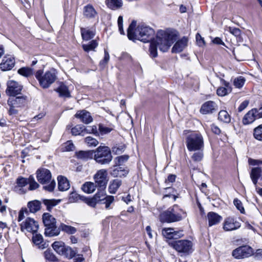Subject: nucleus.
<instances>
[{
	"label": "nucleus",
	"instance_id": "f257e3e1",
	"mask_svg": "<svg viewBox=\"0 0 262 262\" xmlns=\"http://www.w3.org/2000/svg\"><path fill=\"white\" fill-rule=\"evenodd\" d=\"M176 34L169 31L159 30L156 38H153L150 44L149 52L152 57L157 56V48L165 52L168 51L171 45L176 40Z\"/></svg>",
	"mask_w": 262,
	"mask_h": 262
},
{
	"label": "nucleus",
	"instance_id": "f03ea898",
	"mask_svg": "<svg viewBox=\"0 0 262 262\" xmlns=\"http://www.w3.org/2000/svg\"><path fill=\"white\" fill-rule=\"evenodd\" d=\"M187 216V213L177 205H174L160 214V219L162 222L173 223L182 221Z\"/></svg>",
	"mask_w": 262,
	"mask_h": 262
},
{
	"label": "nucleus",
	"instance_id": "7ed1b4c3",
	"mask_svg": "<svg viewBox=\"0 0 262 262\" xmlns=\"http://www.w3.org/2000/svg\"><path fill=\"white\" fill-rule=\"evenodd\" d=\"M155 35L154 30L149 26L144 24H139L135 30L133 41L139 40L143 42L152 41Z\"/></svg>",
	"mask_w": 262,
	"mask_h": 262
},
{
	"label": "nucleus",
	"instance_id": "20e7f679",
	"mask_svg": "<svg viewBox=\"0 0 262 262\" xmlns=\"http://www.w3.org/2000/svg\"><path fill=\"white\" fill-rule=\"evenodd\" d=\"M42 71L38 70L35 74V77L38 80L40 86L43 89L49 88L57 79V73L54 69L47 71L42 75Z\"/></svg>",
	"mask_w": 262,
	"mask_h": 262
},
{
	"label": "nucleus",
	"instance_id": "39448f33",
	"mask_svg": "<svg viewBox=\"0 0 262 262\" xmlns=\"http://www.w3.org/2000/svg\"><path fill=\"white\" fill-rule=\"evenodd\" d=\"M42 219L46 227L45 230L46 236L52 237L59 234V229L56 226V219L52 215L49 213H44Z\"/></svg>",
	"mask_w": 262,
	"mask_h": 262
},
{
	"label": "nucleus",
	"instance_id": "423d86ee",
	"mask_svg": "<svg viewBox=\"0 0 262 262\" xmlns=\"http://www.w3.org/2000/svg\"><path fill=\"white\" fill-rule=\"evenodd\" d=\"M186 143L189 151L203 150V138L199 133H194L188 135Z\"/></svg>",
	"mask_w": 262,
	"mask_h": 262
},
{
	"label": "nucleus",
	"instance_id": "0eeeda50",
	"mask_svg": "<svg viewBox=\"0 0 262 262\" xmlns=\"http://www.w3.org/2000/svg\"><path fill=\"white\" fill-rule=\"evenodd\" d=\"M51 173L47 169L42 168L37 171V179L39 183L42 184H47L51 182L49 185L43 186V189L49 192H52L55 187V182L51 181Z\"/></svg>",
	"mask_w": 262,
	"mask_h": 262
},
{
	"label": "nucleus",
	"instance_id": "6e6552de",
	"mask_svg": "<svg viewBox=\"0 0 262 262\" xmlns=\"http://www.w3.org/2000/svg\"><path fill=\"white\" fill-rule=\"evenodd\" d=\"M113 156L110 149L106 146L99 147L94 155V159L101 164H109L112 160Z\"/></svg>",
	"mask_w": 262,
	"mask_h": 262
},
{
	"label": "nucleus",
	"instance_id": "1a4fd4ad",
	"mask_svg": "<svg viewBox=\"0 0 262 262\" xmlns=\"http://www.w3.org/2000/svg\"><path fill=\"white\" fill-rule=\"evenodd\" d=\"M20 230L22 232L27 231L33 234L36 233L39 228V224L37 221L31 217H27L20 224Z\"/></svg>",
	"mask_w": 262,
	"mask_h": 262
},
{
	"label": "nucleus",
	"instance_id": "9d476101",
	"mask_svg": "<svg viewBox=\"0 0 262 262\" xmlns=\"http://www.w3.org/2000/svg\"><path fill=\"white\" fill-rule=\"evenodd\" d=\"M107 171L105 169H101L97 171L94 176V179L98 187L102 189L106 186L108 181Z\"/></svg>",
	"mask_w": 262,
	"mask_h": 262
},
{
	"label": "nucleus",
	"instance_id": "9b49d317",
	"mask_svg": "<svg viewBox=\"0 0 262 262\" xmlns=\"http://www.w3.org/2000/svg\"><path fill=\"white\" fill-rule=\"evenodd\" d=\"M172 245L179 252L189 253L192 251V243L190 241L179 240L174 242Z\"/></svg>",
	"mask_w": 262,
	"mask_h": 262
},
{
	"label": "nucleus",
	"instance_id": "f8f14e48",
	"mask_svg": "<svg viewBox=\"0 0 262 262\" xmlns=\"http://www.w3.org/2000/svg\"><path fill=\"white\" fill-rule=\"evenodd\" d=\"M253 250L248 246H241L232 251V256L236 259L248 257L252 255Z\"/></svg>",
	"mask_w": 262,
	"mask_h": 262
},
{
	"label": "nucleus",
	"instance_id": "ddd939ff",
	"mask_svg": "<svg viewBox=\"0 0 262 262\" xmlns=\"http://www.w3.org/2000/svg\"><path fill=\"white\" fill-rule=\"evenodd\" d=\"M23 86L14 80H9L7 82V88L6 90L7 95L15 96L20 93Z\"/></svg>",
	"mask_w": 262,
	"mask_h": 262
},
{
	"label": "nucleus",
	"instance_id": "4468645a",
	"mask_svg": "<svg viewBox=\"0 0 262 262\" xmlns=\"http://www.w3.org/2000/svg\"><path fill=\"white\" fill-rule=\"evenodd\" d=\"M217 110V104L214 101L209 100L202 105L200 112L204 115L211 114L216 112Z\"/></svg>",
	"mask_w": 262,
	"mask_h": 262
},
{
	"label": "nucleus",
	"instance_id": "2eb2a0df",
	"mask_svg": "<svg viewBox=\"0 0 262 262\" xmlns=\"http://www.w3.org/2000/svg\"><path fill=\"white\" fill-rule=\"evenodd\" d=\"M27 97L25 96L9 98L7 103L9 106L20 107L25 105Z\"/></svg>",
	"mask_w": 262,
	"mask_h": 262
},
{
	"label": "nucleus",
	"instance_id": "dca6fc26",
	"mask_svg": "<svg viewBox=\"0 0 262 262\" xmlns=\"http://www.w3.org/2000/svg\"><path fill=\"white\" fill-rule=\"evenodd\" d=\"M241 227L239 222L231 217L227 218L224 223L223 228L225 231H229L236 230Z\"/></svg>",
	"mask_w": 262,
	"mask_h": 262
},
{
	"label": "nucleus",
	"instance_id": "f3484780",
	"mask_svg": "<svg viewBox=\"0 0 262 262\" xmlns=\"http://www.w3.org/2000/svg\"><path fill=\"white\" fill-rule=\"evenodd\" d=\"M163 235L167 238H177L180 237L182 234V231H174L173 228H168L162 230Z\"/></svg>",
	"mask_w": 262,
	"mask_h": 262
},
{
	"label": "nucleus",
	"instance_id": "a211bd4d",
	"mask_svg": "<svg viewBox=\"0 0 262 262\" xmlns=\"http://www.w3.org/2000/svg\"><path fill=\"white\" fill-rule=\"evenodd\" d=\"M16 185L14 188L15 192L19 194L26 193L23 188L28 184V179L19 177L16 179Z\"/></svg>",
	"mask_w": 262,
	"mask_h": 262
},
{
	"label": "nucleus",
	"instance_id": "6ab92c4d",
	"mask_svg": "<svg viewBox=\"0 0 262 262\" xmlns=\"http://www.w3.org/2000/svg\"><path fill=\"white\" fill-rule=\"evenodd\" d=\"M15 65V60L12 57H4L0 64V68L3 71L11 70Z\"/></svg>",
	"mask_w": 262,
	"mask_h": 262
},
{
	"label": "nucleus",
	"instance_id": "aec40b11",
	"mask_svg": "<svg viewBox=\"0 0 262 262\" xmlns=\"http://www.w3.org/2000/svg\"><path fill=\"white\" fill-rule=\"evenodd\" d=\"M256 118V108H253L245 115L242 122L244 125H247L252 123Z\"/></svg>",
	"mask_w": 262,
	"mask_h": 262
},
{
	"label": "nucleus",
	"instance_id": "412c9836",
	"mask_svg": "<svg viewBox=\"0 0 262 262\" xmlns=\"http://www.w3.org/2000/svg\"><path fill=\"white\" fill-rule=\"evenodd\" d=\"M187 38L185 37H183L174 44L172 48V52L177 53L182 52L187 46Z\"/></svg>",
	"mask_w": 262,
	"mask_h": 262
},
{
	"label": "nucleus",
	"instance_id": "4be33fe9",
	"mask_svg": "<svg viewBox=\"0 0 262 262\" xmlns=\"http://www.w3.org/2000/svg\"><path fill=\"white\" fill-rule=\"evenodd\" d=\"M261 174L262 169L261 167H256L251 169L250 172V177L255 187H256L258 180L259 178H261Z\"/></svg>",
	"mask_w": 262,
	"mask_h": 262
},
{
	"label": "nucleus",
	"instance_id": "5701e85b",
	"mask_svg": "<svg viewBox=\"0 0 262 262\" xmlns=\"http://www.w3.org/2000/svg\"><path fill=\"white\" fill-rule=\"evenodd\" d=\"M128 173V170L126 167L117 166L115 165L114 169L111 172V174L114 177H124L127 176Z\"/></svg>",
	"mask_w": 262,
	"mask_h": 262
},
{
	"label": "nucleus",
	"instance_id": "b1692460",
	"mask_svg": "<svg viewBox=\"0 0 262 262\" xmlns=\"http://www.w3.org/2000/svg\"><path fill=\"white\" fill-rule=\"evenodd\" d=\"M83 14L88 19L94 18L97 15V12L91 4H88L83 7Z\"/></svg>",
	"mask_w": 262,
	"mask_h": 262
},
{
	"label": "nucleus",
	"instance_id": "393cba45",
	"mask_svg": "<svg viewBox=\"0 0 262 262\" xmlns=\"http://www.w3.org/2000/svg\"><path fill=\"white\" fill-rule=\"evenodd\" d=\"M75 116L77 118H79L82 122L85 124H89L93 121L90 113L85 110L78 111Z\"/></svg>",
	"mask_w": 262,
	"mask_h": 262
},
{
	"label": "nucleus",
	"instance_id": "a878e982",
	"mask_svg": "<svg viewBox=\"0 0 262 262\" xmlns=\"http://www.w3.org/2000/svg\"><path fill=\"white\" fill-rule=\"evenodd\" d=\"M209 226H212L219 224L222 220V217L214 212H209L207 214Z\"/></svg>",
	"mask_w": 262,
	"mask_h": 262
},
{
	"label": "nucleus",
	"instance_id": "bb28decb",
	"mask_svg": "<svg viewBox=\"0 0 262 262\" xmlns=\"http://www.w3.org/2000/svg\"><path fill=\"white\" fill-rule=\"evenodd\" d=\"M32 241L34 244L38 246V248L43 249L48 246V244L43 243V237L40 234H33L32 236Z\"/></svg>",
	"mask_w": 262,
	"mask_h": 262
},
{
	"label": "nucleus",
	"instance_id": "cd10ccee",
	"mask_svg": "<svg viewBox=\"0 0 262 262\" xmlns=\"http://www.w3.org/2000/svg\"><path fill=\"white\" fill-rule=\"evenodd\" d=\"M27 207L29 209V213H35L41 208V202L38 200H33L28 203Z\"/></svg>",
	"mask_w": 262,
	"mask_h": 262
},
{
	"label": "nucleus",
	"instance_id": "c85d7f7f",
	"mask_svg": "<svg viewBox=\"0 0 262 262\" xmlns=\"http://www.w3.org/2000/svg\"><path fill=\"white\" fill-rule=\"evenodd\" d=\"M58 189L60 191L67 190L70 188V183L68 179L62 176L58 177Z\"/></svg>",
	"mask_w": 262,
	"mask_h": 262
},
{
	"label": "nucleus",
	"instance_id": "c756f323",
	"mask_svg": "<svg viewBox=\"0 0 262 262\" xmlns=\"http://www.w3.org/2000/svg\"><path fill=\"white\" fill-rule=\"evenodd\" d=\"M76 157L83 161H86L89 159H91L93 157V152L92 151H83L80 150L76 152Z\"/></svg>",
	"mask_w": 262,
	"mask_h": 262
},
{
	"label": "nucleus",
	"instance_id": "7c9ffc66",
	"mask_svg": "<svg viewBox=\"0 0 262 262\" xmlns=\"http://www.w3.org/2000/svg\"><path fill=\"white\" fill-rule=\"evenodd\" d=\"M106 6L112 10L120 9L123 5L122 0H106Z\"/></svg>",
	"mask_w": 262,
	"mask_h": 262
},
{
	"label": "nucleus",
	"instance_id": "2f4dec72",
	"mask_svg": "<svg viewBox=\"0 0 262 262\" xmlns=\"http://www.w3.org/2000/svg\"><path fill=\"white\" fill-rule=\"evenodd\" d=\"M53 249L59 254L63 255L66 246L62 242H55L52 245Z\"/></svg>",
	"mask_w": 262,
	"mask_h": 262
},
{
	"label": "nucleus",
	"instance_id": "473e14b6",
	"mask_svg": "<svg viewBox=\"0 0 262 262\" xmlns=\"http://www.w3.org/2000/svg\"><path fill=\"white\" fill-rule=\"evenodd\" d=\"M46 262H58V259L52 252L51 249H47L43 253Z\"/></svg>",
	"mask_w": 262,
	"mask_h": 262
},
{
	"label": "nucleus",
	"instance_id": "72a5a7b5",
	"mask_svg": "<svg viewBox=\"0 0 262 262\" xmlns=\"http://www.w3.org/2000/svg\"><path fill=\"white\" fill-rule=\"evenodd\" d=\"M96 184L91 182H85L82 186L83 191L87 193H92L96 189Z\"/></svg>",
	"mask_w": 262,
	"mask_h": 262
},
{
	"label": "nucleus",
	"instance_id": "f704fd0d",
	"mask_svg": "<svg viewBox=\"0 0 262 262\" xmlns=\"http://www.w3.org/2000/svg\"><path fill=\"white\" fill-rule=\"evenodd\" d=\"M121 184L122 181L119 179H115L111 181L108 187L110 193H115Z\"/></svg>",
	"mask_w": 262,
	"mask_h": 262
},
{
	"label": "nucleus",
	"instance_id": "c9c22d12",
	"mask_svg": "<svg viewBox=\"0 0 262 262\" xmlns=\"http://www.w3.org/2000/svg\"><path fill=\"white\" fill-rule=\"evenodd\" d=\"M81 33L82 37L84 40H89L93 38L95 35V32L93 31L84 28L81 29Z\"/></svg>",
	"mask_w": 262,
	"mask_h": 262
},
{
	"label": "nucleus",
	"instance_id": "e433bc0d",
	"mask_svg": "<svg viewBox=\"0 0 262 262\" xmlns=\"http://www.w3.org/2000/svg\"><path fill=\"white\" fill-rule=\"evenodd\" d=\"M56 91L59 94L61 97H70V92L68 88L64 84H61L56 90Z\"/></svg>",
	"mask_w": 262,
	"mask_h": 262
},
{
	"label": "nucleus",
	"instance_id": "4c0bfd02",
	"mask_svg": "<svg viewBox=\"0 0 262 262\" xmlns=\"http://www.w3.org/2000/svg\"><path fill=\"white\" fill-rule=\"evenodd\" d=\"M218 119L221 121L228 123L231 121V117L228 113L225 110H222L219 112L218 114Z\"/></svg>",
	"mask_w": 262,
	"mask_h": 262
},
{
	"label": "nucleus",
	"instance_id": "58836bf2",
	"mask_svg": "<svg viewBox=\"0 0 262 262\" xmlns=\"http://www.w3.org/2000/svg\"><path fill=\"white\" fill-rule=\"evenodd\" d=\"M98 45V43L96 40H92L88 44H83L82 48L83 50L86 52H89L91 51H95V49L97 48Z\"/></svg>",
	"mask_w": 262,
	"mask_h": 262
},
{
	"label": "nucleus",
	"instance_id": "ea45409f",
	"mask_svg": "<svg viewBox=\"0 0 262 262\" xmlns=\"http://www.w3.org/2000/svg\"><path fill=\"white\" fill-rule=\"evenodd\" d=\"M60 201V200H56L54 199H44L42 202L46 206L47 209L48 211H50L54 206H56Z\"/></svg>",
	"mask_w": 262,
	"mask_h": 262
},
{
	"label": "nucleus",
	"instance_id": "a19ab883",
	"mask_svg": "<svg viewBox=\"0 0 262 262\" xmlns=\"http://www.w3.org/2000/svg\"><path fill=\"white\" fill-rule=\"evenodd\" d=\"M58 229H59V231L60 230H61L66 232V233L71 234L75 233L77 231L75 227L65 225L63 223H61Z\"/></svg>",
	"mask_w": 262,
	"mask_h": 262
},
{
	"label": "nucleus",
	"instance_id": "79ce46f5",
	"mask_svg": "<svg viewBox=\"0 0 262 262\" xmlns=\"http://www.w3.org/2000/svg\"><path fill=\"white\" fill-rule=\"evenodd\" d=\"M136 26V21L133 20L127 29V37L129 40H134V37L135 36L134 29Z\"/></svg>",
	"mask_w": 262,
	"mask_h": 262
},
{
	"label": "nucleus",
	"instance_id": "37998d69",
	"mask_svg": "<svg viewBox=\"0 0 262 262\" xmlns=\"http://www.w3.org/2000/svg\"><path fill=\"white\" fill-rule=\"evenodd\" d=\"M254 138L259 141H262V124L253 129Z\"/></svg>",
	"mask_w": 262,
	"mask_h": 262
},
{
	"label": "nucleus",
	"instance_id": "c03bdc74",
	"mask_svg": "<svg viewBox=\"0 0 262 262\" xmlns=\"http://www.w3.org/2000/svg\"><path fill=\"white\" fill-rule=\"evenodd\" d=\"M85 130V127L83 125H77L71 129V133L74 136L80 135Z\"/></svg>",
	"mask_w": 262,
	"mask_h": 262
},
{
	"label": "nucleus",
	"instance_id": "a18cd8bd",
	"mask_svg": "<svg viewBox=\"0 0 262 262\" xmlns=\"http://www.w3.org/2000/svg\"><path fill=\"white\" fill-rule=\"evenodd\" d=\"M77 252V250H74L70 247H66L63 255L67 258H72L75 256Z\"/></svg>",
	"mask_w": 262,
	"mask_h": 262
},
{
	"label": "nucleus",
	"instance_id": "49530a36",
	"mask_svg": "<svg viewBox=\"0 0 262 262\" xmlns=\"http://www.w3.org/2000/svg\"><path fill=\"white\" fill-rule=\"evenodd\" d=\"M18 73L24 76L28 77L33 74L32 69L28 67H24L18 70Z\"/></svg>",
	"mask_w": 262,
	"mask_h": 262
},
{
	"label": "nucleus",
	"instance_id": "de8ad7c7",
	"mask_svg": "<svg viewBox=\"0 0 262 262\" xmlns=\"http://www.w3.org/2000/svg\"><path fill=\"white\" fill-rule=\"evenodd\" d=\"M84 141L89 146L95 147L99 143V142L96 139L91 136L86 137L84 139Z\"/></svg>",
	"mask_w": 262,
	"mask_h": 262
},
{
	"label": "nucleus",
	"instance_id": "09e8293b",
	"mask_svg": "<svg viewBox=\"0 0 262 262\" xmlns=\"http://www.w3.org/2000/svg\"><path fill=\"white\" fill-rule=\"evenodd\" d=\"M93 197L96 200V203H98L104 201L106 196L104 191L100 190L98 191Z\"/></svg>",
	"mask_w": 262,
	"mask_h": 262
},
{
	"label": "nucleus",
	"instance_id": "8fccbe9b",
	"mask_svg": "<svg viewBox=\"0 0 262 262\" xmlns=\"http://www.w3.org/2000/svg\"><path fill=\"white\" fill-rule=\"evenodd\" d=\"M245 82V79L242 76H239L235 78L233 81L234 85L235 88L238 89L241 88L244 85Z\"/></svg>",
	"mask_w": 262,
	"mask_h": 262
},
{
	"label": "nucleus",
	"instance_id": "3c124183",
	"mask_svg": "<svg viewBox=\"0 0 262 262\" xmlns=\"http://www.w3.org/2000/svg\"><path fill=\"white\" fill-rule=\"evenodd\" d=\"M231 92V89L226 88L223 86L219 87L216 90V93L219 96H225Z\"/></svg>",
	"mask_w": 262,
	"mask_h": 262
},
{
	"label": "nucleus",
	"instance_id": "603ef678",
	"mask_svg": "<svg viewBox=\"0 0 262 262\" xmlns=\"http://www.w3.org/2000/svg\"><path fill=\"white\" fill-rule=\"evenodd\" d=\"M28 184H29V190H35L39 187V184L35 181L33 176H30L28 178Z\"/></svg>",
	"mask_w": 262,
	"mask_h": 262
},
{
	"label": "nucleus",
	"instance_id": "864d4df0",
	"mask_svg": "<svg viewBox=\"0 0 262 262\" xmlns=\"http://www.w3.org/2000/svg\"><path fill=\"white\" fill-rule=\"evenodd\" d=\"M129 157L127 155L121 156L115 158V161L116 165L120 166L124 162H126Z\"/></svg>",
	"mask_w": 262,
	"mask_h": 262
},
{
	"label": "nucleus",
	"instance_id": "5fc2aeb1",
	"mask_svg": "<svg viewBox=\"0 0 262 262\" xmlns=\"http://www.w3.org/2000/svg\"><path fill=\"white\" fill-rule=\"evenodd\" d=\"M234 205L236 208L241 212V213H245V209L243 206L242 202L237 199H235L233 201Z\"/></svg>",
	"mask_w": 262,
	"mask_h": 262
},
{
	"label": "nucleus",
	"instance_id": "6e6d98bb",
	"mask_svg": "<svg viewBox=\"0 0 262 262\" xmlns=\"http://www.w3.org/2000/svg\"><path fill=\"white\" fill-rule=\"evenodd\" d=\"M75 146L71 141H68L63 145V151H70L74 149Z\"/></svg>",
	"mask_w": 262,
	"mask_h": 262
},
{
	"label": "nucleus",
	"instance_id": "4d7b16f0",
	"mask_svg": "<svg viewBox=\"0 0 262 262\" xmlns=\"http://www.w3.org/2000/svg\"><path fill=\"white\" fill-rule=\"evenodd\" d=\"M114 200H115L114 196H112V195L106 196V197L104 200V201H105L104 203L105 205V208L106 209H110L111 208L110 205L112 203H113L114 202Z\"/></svg>",
	"mask_w": 262,
	"mask_h": 262
},
{
	"label": "nucleus",
	"instance_id": "13d9d810",
	"mask_svg": "<svg viewBox=\"0 0 262 262\" xmlns=\"http://www.w3.org/2000/svg\"><path fill=\"white\" fill-rule=\"evenodd\" d=\"M198 151L195 152L192 156V159L196 162H199L202 160L203 157V150H198Z\"/></svg>",
	"mask_w": 262,
	"mask_h": 262
},
{
	"label": "nucleus",
	"instance_id": "bf43d9fd",
	"mask_svg": "<svg viewBox=\"0 0 262 262\" xmlns=\"http://www.w3.org/2000/svg\"><path fill=\"white\" fill-rule=\"evenodd\" d=\"M25 214L26 215H29V211L27 209V208H22L18 213V221L21 222L23 221L25 218Z\"/></svg>",
	"mask_w": 262,
	"mask_h": 262
},
{
	"label": "nucleus",
	"instance_id": "052dcab7",
	"mask_svg": "<svg viewBox=\"0 0 262 262\" xmlns=\"http://www.w3.org/2000/svg\"><path fill=\"white\" fill-rule=\"evenodd\" d=\"M80 199V195L75 192H72L70 194L69 201L70 203L77 202Z\"/></svg>",
	"mask_w": 262,
	"mask_h": 262
},
{
	"label": "nucleus",
	"instance_id": "680f3d73",
	"mask_svg": "<svg viewBox=\"0 0 262 262\" xmlns=\"http://www.w3.org/2000/svg\"><path fill=\"white\" fill-rule=\"evenodd\" d=\"M99 130L101 134H106L111 132L112 128L104 126L102 124H99Z\"/></svg>",
	"mask_w": 262,
	"mask_h": 262
},
{
	"label": "nucleus",
	"instance_id": "e2e57ef3",
	"mask_svg": "<svg viewBox=\"0 0 262 262\" xmlns=\"http://www.w3.org/2000/svg\"><path fill=\"white\" fill-rule=\"evenodd\" d=\"M248 163L250 165L257 166L258 167L262 165V160H255L251 158L249 159Z\"/></svg>",
	"mask_w": 262,
	"mask_h": 262
},
{
	"label": "nucleus",
	"instance_id": "0e129e2a",
	"mask_svg": "<svg viewBox=\"0 0 262 262\" xmlns=\"http://www.w3.org/2000/svg\"><path fill=\"white\" fill-rule=\"evenodd\" d=\"M84 201L89 206L93 208L95 207L97 204L93 197L91 198H85Z\"/></svg>",
	"mask_w": 262,
	"mask_h": 262
},
{
	"label": "nucleus",
	"instance_id": "69168bd1",
	"mask_svg": "<svg viewBox=\"0 0 262 262\" xmlns=\"http://www.w3.org/2000/svg\"><path fill=\"white\" fill-rule=\"evenodd\" d=\"M249 101L248 100H245L239 106L238 108V111L239 112H242L244 110H245L248 105L249 104Z\"/></svg>",
	"mask_w": 262,
	"mask_h": 262
},
{
	"label": "nucleus",
	"instance_id": "338daca9",
	"mask_svg": "<svg viewBox=\"0 0 262 262\" xmlns=\"http://www.w3.org/2000/svg\"><path fill=\"white\" fill-rule=\"evenodd\" d=\"M211 129L214 134L216 135H219L221 133L220 128L215 124H212L211 125Z\"/></svg>",
	"mask_w": 262,
	"mask_h": 262
},
{
	"label": "nucleus",
	"instance_id": "774afa93",
	"mask_svg": "<svg viewBox=\"0 0 262 262\" xmlns=\"http://www.w3.org/2000/svg\"><path fill=\"white\" fill-rule=\"evenodd\" d=\"M85 130L89 133H92L93 134L98 135V132L97 131V128L96 126L94 125L92 127H89V128L86 129Z\"/></svg>",
	"mask_w": 262,
	"mask_h": 262
}]
</instances>
